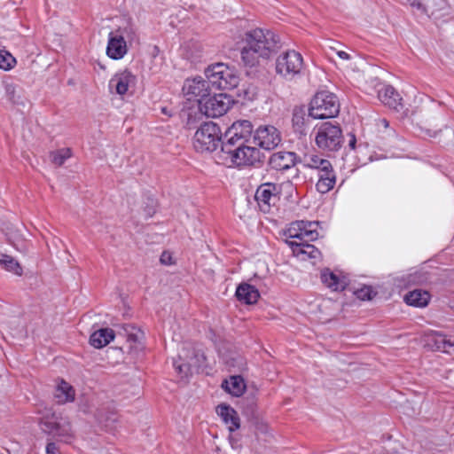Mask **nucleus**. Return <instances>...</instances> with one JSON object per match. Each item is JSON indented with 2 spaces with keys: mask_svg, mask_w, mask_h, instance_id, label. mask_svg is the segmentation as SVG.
Wrapping results in <instances>:
<instances>
[{
  "mask_svg": "<svg viewBox=\"0 0 454 454\" xmlns=\"http://www.w3.org/2000/svg\"><path fill=\"white\" fill-rule=\"evenodd\" d=\"M303 69V57L294 50L286 51L276 59L275 71L286 81H292L301 76Z\"/></svg>",
  "mask_w": 454,
  "mask_h": 454,
  "instance_id": "4",
  "label": "nucleus"
},
{
  "mask_svg": "<svg viewBox=\"0 0 454 454\" xmlns=\"http://www.w3.org/2000/svg\"><path fill=\"white\" fill-rule=\"evenodd\" d=\"M269 163L276 170L288 169L295 163V153L291 152L275 153L270 156Z\"/></svg>",
  "mask_w": 454,
  "mask_h": 454,
  "instance_id": "21",
  "label": "nucleus"
},
{
  "mask_svg": "<svg viewBox=\"0 0 454 454\" xmlns=\"http://www.w3.org/2000/svg\"><path fill=\"white\" fill-rule=\"evenodd\" d=\"M321 280L333 291L343 290L347 285V281L344 277H340L329 269H325L321 272Z\"/></svg>",
  "mask_w": 454,
  "mask_h": 454,
  "instance_id": "26",
  "label": "nucleus"
},
{
  "mask_svg": "<svg viewBox=\"0 0 454 454\" xmlns=\"http://www.w3.org/2000/svg\"><path fill=\"white\" fill-rule=\"evenodd\" d=\"M109 342H101V341H98V342H90V344L95 348H102L104 347H106Z\"/></svg>",
  "mask_w": 454,
  "mask_h": 454,
  "instance_id": "43",
  "label": "nucleus"
},
{
  "mask_svg": "<svg viewBox=\"0 0 454 454\" xmlns=\"http://www.w3.org/2000/svg\"><path fill=\"white\" fill-rule=\"evenodd\" d=\"M137 77L128 69L121 70L114 74L109 81L108 88L111 93L123 96L134 88Z\"/></svg>",
  "mask_w": 454,
  "mask_h": 454,
  "instance_id": "15",
  "label": "nucleus"
},
{
  "mask_svg": "<svg viewBox=\"0 0 454 454\" xmlns=\"http://www.w3.org/2000/svg\"><path fill=\"white\" fill-rule=\"evenodd\" d=\"M447 335L442 331H435L433 329H426L422 332L421 338L425 340H447Z\"/></svg>",
  "mask_w": 454,
  "mask_h": 454,
  "instance_id": "36",
  "label": "nucleus"
},
{
  "mask_svg": "<svg viewBox=\"0 0 454 454\" xmlns=\"http://www.w3.org/2000/svg\"><path fill=\"white\" fill-rule=\"evenodd\" d=\"M154 213H155V208H154V207H150V208L146 211V215H147L148 216H150V217H151V216H153Z\"/></svg>",
  "mask_w": 454,
  "mask_h": 454,
  "instance_id": "44",
  "label": "nucleus"
},
{
  "mask_svg": "<svg viewBox=\"0 0 454 454\" xmlns=\"http://www.w3.org/2000/svg\"><path fill=\"white\" fill-rule=\"evenodd\" d=\"M430 295L427 291L416 289L410 292L404 297V301L408 305L414 307H425L429 301Z\"/></svg>",
  "mask_w": 454,
  "mask_h": 454,
  "instance_id": "30",
  "label": "nucleus"
},
{
  "mask_svg": "<svg viewBox=\"0 0 454 454\" xmlns=\"http://www.w3.org/2000/svg\"><path fill=\"white\" fill-rule=\"evenodd\" d=\"M182 348L178 353V360L174 361L176 371L183 377L187 376L192 367L203 366L206 356L204 353L194 347V342H182Z\"/></svg>",
  "mask_w": 454,
  "mask_h": 454,
  "instance_id": "8",
  "label": "nucleus"
},
{
  "mask_svg": "<svg viewBox=\"0 0 454 454\" xmlns=\"http://www.w3.org/2000/svg\"><path fill=\"white\" fill-rule=\"evenodd\" d=\"M304 106L295 107L293 111L292 123L294 130L300 136H305L308 130V122L309 121Z\"/></svg>",
  "mask_w": 454,
  "mask_h": 454,
  "instance_id": "25",
  "label": "nucleus"
},
{
  "mask_svg": "<svg viewBox=\"0 0 454 454\" xmlns=\"http://www.w3.org/2000/svg\"><path fill=\"white\" fill-rule=\"evenodd\" d=\"M349 140H348V146L350 149L354 150L356 148V138L354 135L350 134L349 135Z\"/></svg>",
  "mask_w": 454,
  "mask_h": 454,
  "instance_id": "42",
  "label": "nucleus"
},
{
  "mask_svg": "<svg viewBox=\"0 0 454 454\" xmlns=\"http://www.w3.org/2000/svg\"><path fill=\"white\" fill-rule=\"evenodd\" d=\"M235 294L238 300L245 304H254L260 297L257 288L247 283L239 285Z\"/></svg>",
  "mask_w": 454,
  "mask_h": 454,
  "instance_id": "24",
  "label": "nucleus"
},
{
  "mask_svg": "<svg viewBox=\"0 0 454 454\" xmlns=\"http://www.w3.org/2000/svg\"><path fill=\"white\" fill-rule=\"evenodd\" d=\"M380 124H381L384 128H387L389 126V122L386 119L380 120Z\"/></svg>",
  "mask_w": 454,
  "mask_h": 454,
  "instance_id": "45",
  "label": "nucleus"
},
{
  "mask_svg": "<svg viewBox=\"0 0 454 454\" xmlns=\"http://www.w3.org/2000/svg\"><path fill=\"white\" fill-rule=\"evenodd\" d=\"M331 49L336 52L340 59L343 60H349L351 59L350 55L344 51H338L334 47H331Z\"/></svg>",
  "mask_w": 454,
  "mask_h": 454,
  "instance_id": "41",
  "label": "nucleus"
},
{
  "mask_svg": "<svg viewBox=\"0 0 454 454\" xmlns=\"http://www.w3.org/2000/svg\"><path fill=\"white\" fill-rule=\"evenodd\" d=\"M319 223L317 221H295L286 230L287 239H298V242H309L318 239Z\"/></svg>",
  "mask_w": 454,
  "mask_h": 454,
  "instance_id": "13",
  "label": "nucleus"
},
{
  "mask_svg": "<svg viewBox=\"0 0 454 454\" xmlns=\"http://www.w3.org/2000/svg\"><path fill=\"white\" fill-rule=\"evenodd\" d=\"M211 84L208 79L205 80L202 77H196L193 79H187L183 86V91L187 97L188 100L199 98L203 99L209 95Z\"/></svg>",
  "mask_w": 454,
  "mask_h": 454,
  "instance_id": "17",
  "label": "nucleus"
},
{
  "mask_svg": "<svg viewBox=\"0 0 454 454\" xmlns=\"http://www.w3.org/2000/svg\"><path fill=\"white\" fill-rule=\"evenodd\" d=\"M216 412L221 417L230 432L240 427V419L237 411L228 404L222 403L216 407Z\"/></svg>",
  "mask_w": 454,
  "mask_h": 454,
  "instance_id": "19",
  "label": "nucleus"
},
{
  "mask_svg": "<svg viewBox=\"0 0 454 454\" xmlns=\"http://www.w3.org/2000/svg\"><path fill=\"white\" fill-rule=\"evenodd\" d=\"M108 420H112L113 422L116 421V416L114 414H112V416L106 419V422Z\"/></svg>",
  "mask_w": 454,
  "mask_h": 454,
  "instance_id": "47",
  "label": "nucleus"
},
{
  "mask_svg": "<svg viewBox=\"0 0 454 454\" xmlns=\"http://www.w3.org/2000/svg\"><path fill=\"white\" fill-rule=\"evenodd\" d=\"M16 64L15 58L7 51H0V68L5 71L11 70Z\"/></svg>",
  "mask_w": 454,
  "mask_h": 454,
  "instance_id": "35",
  "label": "nucleus"
},
{
  "mask_svg": "<svg viewBox=\"0 0 454 454\" xmlns=\"http://www.w3.org/2000/svg\"><path fill=\"white\" fill-rule=\"evenodd\" d=\"M356 297L362 301H370L376 295L372 286H364L355 292Z\"/></svg>",
  "mask_w": 454,
  "mask_h": 454,
  "instance_id": "37",
  "label": "nucleus"
},
{
  "mask_svg": "<svg viewBox=\"0 0 454 454\" xmlns=\"http://www.w3.org/2000/svg\"><path fill=\"white\" fill-rule=\"evenodd\" d=\"M160 261L164 265H171L173 263L172 256L168 252H163L160 255Z\"/></svg>",
  "mask_w": 454,
  "mask_h": 454,
  "instance_id": "39",
  "label": "nucleus"
},
{
  "mask_svg": "<svg viewBox=\"0 0 454 454\" xmlns=\"http://www.w3.org/2000/svg\"><path fill=\"white\" fill-rule=\"evenodd\" d=\"M205 75L211 87L216 90H231L239 82L236 71L223 63L209 66L205 70Z\"/></svg>",
  "mask_w": 454,
  "mask_h": 454,
  "instance_id": "5",
  "label": "nucleus"
},
{
  "mask_svg": "<svg viewBox=\"0 0 454 454\" xmlns=\"http://www.w3.org/2000/svg\"><path fill=\"white\" fill-rule=\"evenodd\" d=\"M71 157V150L69 148H61L51 153V160L53 164L59 167Z\"/></svg>",
  "mask_w": 454,
  "mask_h": 454,
  "instance_id": "34",
  "label": "nucleus"
},
{
  "mask_svg": "<svg viewBox=\"0 0 454 454\" xmlns=\"http://www.w3.org/2000/svg\"><path fill=\"white\" fill-rule=\"evenodd\" d=\"M317 146L324 151L336 152L343 143V136L338 123L325 121L317 127L315 136Z\"/></svg>",
  "mask_w": 454,
  "mask_h": 454,
  "instance_id": "6",
  "label": "nucleus"
},
{
  "mask_svg": "<svg viewBox=\"0 0 454 454\" xmlns=\"http://www.w3.org/2000/svg\"><path fill=\"white\" fill-rule=\"evenodd\" d=\"M242 414L250 421H256L259 418L257 410V397L255 393L247 394L239 401Z\"/></svg>",
  "mask_w": 454,
  "mask_h": 454,
  "instance_id": "23",
  "label": "nucleus"
},
{
  "mask_svg": "<svg viewBox=\"0 0 454 454\" xmlns=\"http://www.w3.org/2000/svg\"><path fill=\"white\" fill-rule=\"evenodd\" d=\"M279 189L277 184L265 183L261 184L254 195L259 209L263 213H270L272 207L276 206L278 200Z\"/></svg>",
  "mask_w": 454,
  "mask_h": 454,
  "instance_id": "14",
  "label": "nucleus"
},
{
  "mask_svg": "<svg viewBox=\"0 0 454 454\" xmlns=\"http://www.w3.org/2000/svg\"><path fill=\"white\" fill-rule=\"evenodd\" d=\"M222 387L229 394L234 396H239L243 394L246 384L241 376H231L228 380H224Z\"/></svg>",
  "mask_w": 454,
  "mask_h": 454,
  "instance_id": "28",
  "label": "nucleus"
},
{
  "mask_svg": "<svg viewBox=\"0 0 454 454\" xmlns=\"http://www.w3.org/2000/svg\"><path fill=\"white\" fill-rule=\"evenodd\" d=\"M258 430H261L262 432H266L267 430V426L264 425V424H259L258 425Z\"/></svg>",
  "mask_w": 454,
  "mask_h": 454,
  "instance_id": "46",
  "label": "nucleus"
},
{
  "mask_svg": "<svg viewBox=\"0 0 454 454\" xmlns=\"http://www.w3.org/2000/svg\"><path fill=\"white\" fill-rule=\"evenodd\" d=\"M198 102L201 114L210 118H216L223 115L230 109L232 100L226 94L220 93L198 99Z\"/></svg>",
  "mask_w": 454,
  "mask_h": 454,
  "instance_id": "12",
  "label": "nucleus"
},
{
  "mask_svg": "<svg viewBox=\"0 0 454 454\" xmlns=\"http://www.w3.org/2000/svg\"><path fill=\"white\" fill-rule=\"evenodd\" d=\"M379 99L386 106L395 110L402 107V98L391 85H383L378 90Z\"/></svg>",
  "mask_w": 454,
  "mask_h": 454,
  "instance_id": "20",
  "label": "nucleus"
},
{
  "mask_svg": "<svg viewBox=\"0 0 454 454\" xmlns=\"http://www.w3.org/2000/svg\"><path fill=\"white\" fill-rule=\"evenodd\" d=\"M293 254L301 260L317 259L320 257V251L309 242H298L297 240H286Z\"/></svg>",
  "mask_w": 454,
  "mask_h": 454,
  "instance_id": "18",
  "label": "nucleus"
},
{
  "mask_svg": "<svg viewBox=\"0 0 454 454\" xmlns=\"http://www.w3.org/2000/svg\"><path fill=\"white\" fill-rule=\"evenodd\" d=\"M222 137L220 128L214 122H205L197 129L193 137V146L199 153L213 152Z\"/></svg>",
  "mask_w": 454,
  "mask_h": 454,
  "instance_id": "9",
  "label": "nucleus"
},
{
  "mask_svg": "<svg viewBox=\"0 0 454 454\" xmlns=\"http://www.w3.org/2000/svg\"><path fill=\"white\" fill-rule=\"evenodd\" d=\"M40 427L43 433L53 437L68 439L72 436L70 423L55 412L47 411L40 421Z\"/></svg>",
  "mask_w": 454,
  "mask_h": 454,
  "instance_id": "11",
  "label": "nucleus"
},
{
  "mask_svg": "<svg viewBox=\"0 0 454 454\" xmlns=\"http://www.w3.org/2000/svg\"><path fill=\"white\" fill-rule=\"evenodd\" d=\"M318 181L316 184L317 190L321 193H326L332 190L336 182V176L330 163L328 168L323 167L318 170Z\"/></svg>",
  "mask_w": 454,
  "mask_h": 454,
  "instance_id": "22",
  "label": "nucleus"
},
{
  "mask_svg": "<svg viewBox=\"0 0 454 454\" xmlns=\"http://www.w3.org/2000/svg\"><path fill=\"white\" fill-rule=\"evenodd\" d=\"M74 388L65 380H61L56 387L54 398L58 403L64 404L66 403L73 402L74 400Z\"/></svg>",
  "mask_w": 454,
  "mask_h": 454,
  "instance_id": "27",
  "label": "nucleus"
},
{
  "mask_svg": "<svg viewBox=\"0 0 454 454\" xmlns=\"http://www.w3.org/2000/svg\"><path fill=\"white\" fill-rule=\"evenodd\" d=\"M0 266L16 276H21L23 274L21 265L11 255L0 254Z\"/></svg>",
  "mask_w": 454,
  "mask_h": 454,
  "instance_id": "31",
  "label": "nucleus"
},
{
  "mask_svg": "<svg viewBox=\"0 0 454 454\" xmlns=\"http://www.w3.org/2000/svg\"><path fill=\"white\" fill-rule=\"evenodd\" d=\"M253 125L247 120L238 121L226 130V141L223 143L219 152V159L223 163L231 166L253 165L259 160V151L244 143L251 137Z\"/></svg>",
  "mask_w": 454,
  "mask_h": 454,
  "instance_id": "1",
  "label": "nucleus"
},
{
  "mask_svg": "<svg viewBox=\"0 0 454 454\" xmlns=\"http://www.w3.org/2000/svg\"><path fill=\"white\" fill-rule=\"evenodd\" d=\"M254 143L265 150H272L280 143V135L273 126L259 127L254 137Z\"/></svg>",
  "mask_w": 454,
  "mask_h": 454,
  "instance_id": "16",
  "label": "nucleus"
},
{
  "mask_svg": "<svg viewBox=\"0 0 454 454\" xmlns=\"http://www.w3.org/2000/svg\"><path fill=\"white\" fill-rule=\"evenodd\" d=\"M10 244L19 252L27 254L29 251L30 242L27 240L20 230L12 231L7 233Z\"/></svg>",
  "mask_w": 454,
  "mask_h": 454,
  "instance_id": "29",
  "label": "nucleus"
},
{
  "mask_svg": "<svg viewBox=\"0 0 454 454\" xmlns=\"http://www.w3.org/2000/svg\"><path fill=\"white\" fill-rule=\"evenodd\" d=\"M137 38L136 29L128 25L108 34L106 55L114 60L121 59L128 52V43Z\"/></svg>",
  "mask_w": 454,
  "mask_h": 454,
  "instance_id": "3",
  "label": "nucleus"
},
{
  "mask_svg": "<svg viewBox=\"0 0 454 454\" xmlns=\"http://www.w3.org/2000/svg\"><path fill=\"white\" fill-rule=\"evenodd\" d=\"M240 55L243 64L254 67L268 60L281 48L279 35L273 30L256 27L245 32Z\"/></svg>",
  "mask_w": 454,
  "mask_h": 454,
  "instance_id": "2",
  "label": "nucleus"
},
{
  "mask_svg": "<svg viewBox=\"0 0 454 454\" xmlns=\"http://www.w3.org/2000/svg\"><path fill=\"white\" fill-rule=\"evenodd\" d=\"M5 95L11 102L14 104H19L18 97H17V87L12 83H6L4 86Z\"/></svg>",
  "mask_w": 454,
  "mask_h": 454,
  "instance_id": "38",
  "label": "nucleus"
},
{
  "mask_svg": "<svg viewBox=\"0 0 454 454\" xmlns=\"http://www.w3.org/2000/svg\"><path fill=\"white\" fill-rule=\"evenodd\" d=\"M47 454H59V449L54 442H48L46 446Z\"/></svg>",
  "mask_w": 454,
  "mask_h": 454,
  "instance_id": "40",
  "label": "nucleus"
},
{
  "mask_svg": "<svg viewBox=\"0 0 454 454\" xmlns=\"http://www.w3.org/2000/svg\"><path fill=\"white\" fill-rule=\"evenodd\" d=\"M425 348L427 350L441 351L454 356V342H427Z\"/></svg>",
  "mask_w": 454,
  "mask_h": 454,
  "instance_id": "33",
  "label": "nucleus"
},
{
  "mask_svg": "<svg viewBox=\"0 0 454 454\" xmlns=\"http://www.w3.org/2000/svg\"><path fill=\"white\" fill-rule=\"evenodd\" d=\"M340 112L336 96L329 91L317 92L310 102L309 115L313 119L333 118Z\"/></svg>",
  "mask_w": 454,
  "mask_h": 454,
  "instance_id": "7",
  "label": "nucleus"
},
{
  "mask_svg": "<svg viewBox=\"0 0 454 454\" xmlns=\"http://www.w3.org/2000/svg\"><path fill=\"white\" fill-rule=\"evenodd\" d=\"M305 166L310 168H317L320 170L323 167L328 168L330 161L326 159H323L317 155L310 154L304 158Z\"/></svg>",
  "mask_w": 454,
  "mask_h": 454,
  "instance_id": "32",
  "label": "nucleus"
},
{
  "mask_svg": "<svg viewBox=\"0 0 454 454\" xmlns=\"http://www.w3.org/2000/svg\"><path fill=\"white\" fill-rule=\"evenodd\" d=\"M116 337L127 338L128 340H141L145 339L146 335L140 327L128 324L119 327L117 332L108 327L98 328L90 334L89 340H114Z\"/></svg>",
  "mask_w": 454,
  "mask_h": 454,
  "instance_id": "10",
  "label": "nucleus"
}]
</instances>
